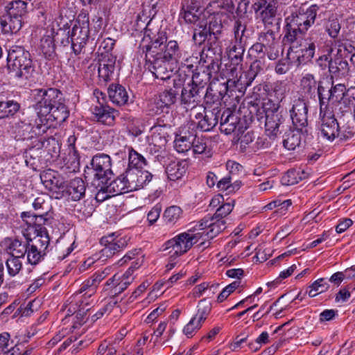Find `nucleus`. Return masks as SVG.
<instances>
[{"label": "nucleus", "instance_id": "4", "mask_svg": "<svg viewBox=\"0 0 355 355\" xmlns=\"http://www.w3.org/2000/svg\"><path fill=\"white\" fill-rule=\"evenodd\" d=\"M33 239H27V261L31 265H37L42 261L46 254L50 243L49 236L45 227L40 224L35 225Z\"/></svg>", "mask_w": 355, "mask_h": 355}, {"label": "nucleus", "instance_id": "58", "mask_svg": "<svg viewBox=\"0 0 355 355\" xmlns=\"http://www.w3.org/2000/svg\"><path fill=\"white\" fill-rule=\"evenodd\" d=\"M139 169L128 168L122 174L125 182H127L128 187L131 191L137 190V181Z\"/></svg>", "mask_w": 355, "mask_h": 355}, {"label": "nucleus", "instance_id": "39", "mask_svg": "<svg viewBox=\"0 0 355 355\" xmlns=\"http://www.w3.org/2000/svg\"><path fill=\"white\" fill-rule=\"evenodd\" d=\"M318 83L315 76L311 73H305L300 80V89L305 95L315 96L318 90Z\"/></svg>", "mask_w": 355, "mask_h": 355}, {"label": "nucleus", "instance_id": "55", "mask_svg": "<svg viewBox=\"0 0 355 355\" xmlns=\"http://www.w3.org/2000/svg\"><path fill=\"white\" fill-rule=\"evenodd\" d=\"M209 80V74L206 71L196 72L193 74L191 83L190 85L199 89L202 92H205V88Z\"/></svg>", "mask_w": 355, "mask_h": 355}, {"label": "nucleus", "instance_id": "29", "mask_svg": "<svg viewBox=\"0 0 355 355\" xmlns=\"http://www.w3.org/2000/svg\"><path fill=\"white\" fill-rule=\"evenodd\" d=\"M101 189H104L105 192L112 194V196H117L131 191L128 187L123 175L121 174L116 180L109 182L107 184H102Z\"/></svg>", "mask_w": 355, "mask_h": 355}, {"label": "nucleus", "instance_id": "18", "mask_svg": "<svg viewBox=\"0 0 355 355\" xmlns=\"http://www.w3.org/2000/svg\"><path fill=\"white\" fill-rule=\"evenodd\" d=\"M101 244L103 245V248L101 250L102 255L107 258L121 251L127 245L124 239L115 236L114 233L103 236L101 239Z\"/></svg>", "mask_w": 355, "mask_h": 355}, {"label": "nucleus", "instance_id": "56", "mask_svg": "<svg viewBox=\"0 0 355 355\" xmlns=\"http://www.w3.org/2000/svg\"><path fill=\"white\" fill-rule=\"evenodd\" d=\"M242 70V62H234L230 60L229 62L225 64V76L229 81L233 82L239 75Z\"/></svg>", "mask_w": 355, "mask_h": 355}, {"label": "nucleus", "instance_id": "64", "mask_svg": "<svg viewBox=\"0 0 355 355\" xmlns=\"http://www.w3.org/2000/svg\"><path fill=\"white\" fill-rule=\"evenodd\" d=\"M166 128V124L160 123V119H157V123L151 128L152 140H154L155 136H157L156 139L157 140L160 139L167 142L166 132L164 131Z\"/></svg>", "mask_w": 355, "mask_h": 355}, {"label": "nucleus", "instance_id": "19", "mask_svg": "<svg viewBox=\"0 0 355 355\" xmlns=\"http://www.w3.org/2000/svg\"><path fill=\"white\" fill-rule=\"evenodd\" d=\"M40 179L46 189L58 193L64 189L65 182L63 177L56 171L49 168L40 174Z\"/></svg>", "mask_w": 355, "mask_h": 355}, {"label": "nucleus", "instance_id": "42", "mask_svg": "<svg viewBox=\"0 0 355 355\" xmlns=\"http://www.w3.org/2000/svg\"><path fill=\"white\" fill-rule=\"evenodd\" d=\"M211 34L214 35L215 33L211 30V27H208L207 22L203 20L199 21L194 30L193 39L196 42L201 44L204 42L209 36H211Z\"/></svg>", "mask_w": 355, "mask_h": 355}, {"label": "nucleus", "instance_id": "59", "mask_svg": "<svg viewBox=\"0 0 355 355\" xmlns=\"http://www.w3.org/2000/svg\"><path fill=\"white\" fill-rule=\"evenodd\" d=\"M21 217L26 223L30 224L28 228L30 230L33 229V230L34 228L33 227L35 226V225L40 224L42 225V224H45L47 220V219L43 216V213H39L37 215H32L30 212H22Z\"/></svg>", "mask_w": 355, "mask_h": 355}, {"label": "nucleus", "instance_id": "30", "mask_svg": "<svg viewBox=\"0 0 355 355\" xmlns=\"http://www.w3.org/2000/svg\"><path fill=\"white\" fill-rule=\"evenodd\" d=\"M187 165L185 161L171 162L166 168V173L171 181L180 179L186 173Z\"/></svg>", "mask_w": 355, "mask_h": 355}, {"label": "nucleus", "instance_id": "1", "mask_svg": "<svg viewBox=\"0 0 355 355\" xmlns=\"http://www.w3.org/2000/svg\"><path fill=\"white\" fill-rule=\"evenodd\" d=\"M167 39L164 31L151 28L150 24H148L146 26L145 37L141 40L139 49L142 52L147 49L151 55H157L171 63H177L181 60L184 52L177 41L167 42Z\"/></svg>", "mask_w": 355, "mask_h": 355}, {"label": "nucleus", "instance_id": "61", "mask_svg": "<svg viewBox=\"0 0 355 355\" xmlns=\"http://www.w3.org/2000/svg\"><path fill=\"white\" fill-rule=\"evenodd\" d=\"M21 259L9 257L6 261V266L7 271L10 277H15L21 270L22 262Z\"/></svg>", "mask_w": 355, "mask_h": 355}, {"label": "nucleus", "instance_id": "17", "mask_svg": "<svg viewBox=\"0 0 355 355\" xmlns=\"http://www.w3.org/2000/svg\"><path fill=\"white\" fill-rule=\"evenodd\" d=\"M116 60V56L112 54L101 53L98 68V79L101 83L105 84L112 79Z\"/></svg>", "mask_w": 355, "mask_h": 355}, {"label": "nucleus", "instance_id": "46", "mask_svg": "<svg viewBox=\"0 0 355 355\" xmlns=\"http://www.w3.org/2000/svg\"><path fill=\"white\" fill-rule=\"evenodd\" d=\"M166 144V141H164L163 139H154L152 141L148 144L147 150L150 154L155 156V158L160 162L164 157L166 154L165 146Z\"/></svg>", "mask_w": 355, "mask_h": 355}, {"label": "nucleus", "instance_id": "24", "mask_svg": "<svg viewBox=\"0 0 355 355\" xmlns=\"http://www.w3.org/2000/svg\"><path fill=\"white\" fill-rule=\"evenodd\" d=\"M220 112V110L218 104L211 109L209 107L207 110L205 111V114H203L204 116L202 120L197 122L198 128L204 132L211 130L218 123Z\"/></svg>", "mask_w": 355, "mask_h": 355}, {"label": "nucleus", "instance_id": "60", "mask_svg": "<svg viewBox=\"0 0 355 355\" xmlns=\"http://www.w3.org/2000/svg\"><path fill=\"white\" fill-rule=\"evenodd\" d=\"M117 304V300L114 297H110L94 314L91 317L93 322L102 318L106 313H110Z\"/></svg>", "mask_w": 355, "mask_h": 355}, {"label": "nucleus", "instance_id": "57", "mask_svg": "<svg viewBox=\"0 0 355 355\" xmlns=\"http://www.w3.org/2000/svg\"><path fill=\"white\" fill-rule=\"evenodd\" d=\"M26 8L27 3L24 1L18 0L12 1L8 7V15L22 18L26 13Z\"/></svg>", "mask_w": 355, "mask_h": 355}, {"label": "nucleus", "instance_id": "63", "mask_svg": "<svg viewBox=\"0 0 355 355\" xmlns=\"http://www.w3.org/2000/svg\"><path fill=\"white\" fill-rule=\"evenodd\" d=\"M329 88L331 97V104L340 102L343 98L346 90L345 86L343 84H337Z\"/></svg>", "mask_w": 355, "mask_h": 355}, {"label": "nucleus", "instance_id": "49", "mask_svg": "<svg viewBox=\"0 0 355 355\" xmlns=\"http://www.w3.org/2000/svg\"><path fill=\"white\" fill-rule=\"evenodd\" d=\"M299 130L300 129L296 128V130H290L286 134L283 144L284 146L286 149L293 150L297 147L300 146L301 144L302 134Z\"/></svg>", "mask_w": 355, "mask_h": 355}, {"label": "nucleus", "instance_id": "31", "mask_svg": "<svg viewBox=\"0 0 355 355\" xmlns=\"http://www.w3.org/2000/svg\"><path fill=\"white\" fill-rule=\"evenodd\" d=\"M69 116V112L64 103V98L53 107L48 115H44L49 121H55L56 124L64 122Z\"/></svg>", "mask_w": 355, "mask_h": 355}, {"label": "nucleus", "instance_id": "16", "mask_svg": "<svg viewBox=\"0 0 355 355\" xmlns=\"http://www.w3.org/2000/svg\"><path fill=\"white\" fill-rule=\"evenodd\" d=\"M289 112L292 122L296 128L302 129L307 125L308 105L303 98L295 99Z\"/></svg>", "mask_w": 355, "mask_h": 355}, {"label": "nucleus", "instance_id": "8", "mask_svg": "<svg viewBox=\"0 0 355 355\" xmlns=\"http://www.w3.org/2000/svg\"><path fill=\"white\" fill-rule=\"evenodd\" d=\"M89 34V17L87 15H79L70 35L71 49L76 55L81 53L88 40Z\"/></svg>", "mask_w": 355, "mask_h": 355}, {"label": "nucleus", "instance_id": "28", "mask_svg": "<svg viewBox=\"0 0 355 355\" xmlns=\"http://www.w3.org/2000/svg\"><path fill=\"white\" fill-rule=\"evenodd\" d=\"M284 121L281 114L266 116L265 128L266 135L270 138H275L280 132V126Z\"/></svg>", "mask_w": 355, "mask_h": 355}, {"label": "nucleus", "instance_id": "27", "mask_svg": "<svg viewBox=\"0 0 355 355\" xmlns=\"http://www.w3.org/2000/svg\"><path fill=\"white\" fill-rule=\"evenodd\" d=\"M239 122V117L233 114L230 110H226L220 116V131L226 135H230L234 132Z\"/></svg>", "mask_w": 355, "mask_h": 355}, {"label": "nucleus", "instance_id": "47", "mask_svg": "<svg viewBox=\"0 0 355 355\" xmlns=\"http://www.w3.org/2000/svg\"><path fill=\"white\" fill-rule=\"evenodd\" d=\"M245 51L242 42H232L227 48V54L229 60H233L234 62H243V53Z\"/></svg>", "mask_w": 355, "mask_h": 355}, {"label": "nucleus", "instance_id": "43", "mask_svg": "<svg viewBox=\"0 0 355 355\" xmlns=\"http://www.w3.org/2000/svg\"><path fill=\"white\" fill-rule=\"evenodd\" d=\"M182 210L180 207L171 206L166 208L163 214V220L168 226L175 225L182 218Z\"/></svg>", "mask_w": 355, "mask_h": 355}, {"label": "nucleus", "instance_id": "33", "mask_svg": "<svg viewBox=\"0 0 355 355\" xmlns=\"http://www.w3.org/2000/svg\"><path fill=\"white\" fill-rule=\"evenodd\" d=\"M99 284L100 282L93 275L91 277L82 283L78 291L76 294V296L82 294L81 297L84 298V300L90 298L96 293Z\"/></svg>", "mask_w": 355, "mask_h": 355}, {"label": "nucleus", "instance_id": "36", "mask_svg": "<svg viewBox=\"0 0 355 355\" xmlns=\"http://www.w3.org/2000/svg\"><path fill=\"white\" fill-rule=\"evenodd\" d=\"M54 31L51 29L50 31H46L41 39V49L46 58L51 59L55 54V45L54 43Z\"/></svg>", "mask_w": 355, "mask_h": 355}, {"label": "nucleus", "instance_id": "20", "mask_svg": "<svg viewBox=\"0 0 355 355\" xmlns=\"http://www.w3.org/2000/svg\"><path fill=\"white\" fill-rule=\"evenodd\" d=\"M205 93L190 85L187 84L184 86L181 94V103L187 110L196 108L201 103Z\"/></svg>", "mask_w": 355, "mask_h": 355}, {"label": "nucleus", "instance_id": "45", "mask_svg": "<svg viewBox=\"0 0 355 355\" xmlns=\"http://www.w3.org/2000/svg\"><path fill=\"white\" fill-rule=\"evenodd\" d=\"M193 134L184 132V135H177L174 141V148L177 152L183 153L191 148Z\"/></svg>", "mask_w": 355, "mask_h": 355}, {"label": "nucleus", "instance_id": "50", "mask_svg": "<svg viewBox=\"0 0 355 355\" xmlns=\"http://www.w3.org/2000/svg\"><path fill=\"white\" fill-rule=\"evenodd\" d=\"M241 185V182L236 180L232 183L231 176H225L220 179L216 184V187L219 191H227V193L235 192Z\"/></svg>", "mask_w": 355, "mask_h": 355}, {"label": "nucleus", "instance_id": "53", "mask_svg": "<svg viewBox=\"0 0 355 355\" xmlns=\"http://www.w3.org/2000/svg\"><path fill=\"white\" fill-rule=\"evenodd\" d=\"M38 118L35 119V124L32 125L34 137L43 135L50 128L51 124L46 116L37 114Z\"/></svg>", "mask_w": 355, "mask_h": 355}, {"label": "nucleus", "instance_id": "7", "mask_svg": "<svg viewBox=\"0 0 355 355\" xmlns=\"http://www.w3.org/2000/svg\"><path fill=\"white\" fill-rule=\"evenodd\" d=\"M316 43L317 38L311 35L305 38L300 45L293 44L288 50V60L296 66L306 64L315 55Z\"/></svg>", "mask_w": 355, "mask_h": 355}, {"label": "nucleus", "instance_id": "44", "mask_svg": "<svg viewBox=\"0 0 355 355\" xmlns=\"http://www.w3.org/2000/svg\"><path fill=\"white\" fill-rule=\"evenodd\" d=\"M317 93L319 98L320 112H331L328 108L329 103H331L330 88L318 84Z\"/></svg>", "mask_w": 355, "mask_h": 355}, {"label": "nucleus", "instance_id": "26", "mask_svg": "<svg viewBox=\"0 0 355 355\" xmlns=\"http://www.w3.org/2000/svg\"><path fill=\"white\" fill-rule=\"evenodd\" d=\"M108 96L112 103L117 106L127 104L129 95L126 89L119 84H111L107 89Z\"/></svg>", "mask_w": 355, "mask_h": 355}, {"label": "nucleus", "instance_id": "9", "mask_svg": "<svg viewBox=\"0 0 355 355\" xmlns=\"http://www.w3.org/2000/svg\"><path fill=\"white\" fill-rule=\"evenodd\" d=\"M319 6L312 4L310 6L300 7L286 21H291V25L301 33H306L315 23Z\"/></svg>", "mask_w": 355, "mask_h": 355}, {"label": "nucleus", "instance_id": "2", "mask_svg": "<svg viewBox=\"0 0 355 355\" xmlns=\"http://www.w3.org/2000/svg\"><path fill=\"white\" fill-rule=\"evenodd\" d=\"M7 62L9 73L17 78L27 79L34 70L30 53L19 46L10 49Z\"/></svg>", "mask_w": 355, "mask_h": 355}, {"label": "nucleus", "instance_id": "38", "mask_svg": "<svg viewBox=\"0 0 355 355\" xmlns=\"http://www.w3.org/2000/svg\"><path fill=\"white\" fill-rule=\"evenodd\" d=\"M27 241L25 242L21 241L18 239L10 240L6 251L10 254V257L18 259H24L27 252Z\"/></svg>", "mask_w": 355, "mask_h": 355}, {"label": "nucleus", "instance_id": "3", "mask_svg": "<svg viewBox=\"0 0 355 355\" xmlns=\"http://www.w3.org/2000/svg\"><path fill=\"white\" fill-rule=\"evenodd\" d=\"M194 224L184 232L166 241L162 245V251L171 250L175 256H182L189 251L198 242H202V233Z\"/></svg>", "mask_w": 355, "mask_h": 355}, {"label": "nucleus", "instance_id": "40", "mask_svg": "<svg viewBox=\"0 0 355 355\" xmlns=\"http://www.w3.org/2000/svg\"><path fill=\"white\" fill-rule=\"evenodd\" d=\"M211 303L206 299L201 300L197 306L196 314L192 317L201 327L211 311Z\"/></svg>", "mask_w": 355, "mask_h": 355}, {"label": "nucleus", "instance_id": "15", "mask_svg": "<svg viewBox=\"0 0 355 355\" xmlns=\"http://www.w3.org/2000/svg\"><path fill=\"white\" fill-rule=\"evenodd\" d=\"M338 121L333 112H320V136L329 141H334Z\"/></svg>", "mask_w": 355, "mask_h": 355}, {"label": "nucleus", "instance_id": "32", "mask_svg": "<svg viewBox=\"0 0 355 355\" xmlns=\"http://www.w3.org/2000/svg\"><path fill=\"white\" fill-rule=\"evenodd\" d=\"M86 185L83 179L76 178L71 180L67 189V193L71 200L76 201L85 196Z\"/></svg>", "mask_w": 355, "mask_h": 355}, {"label": "nucleus", "instance_id": "10", "mask_svg": "<svg viewBox=\"0 0 355 355\" xmlns=\"http://www.w3.org/2000/svg\"><path fill=\"white\" fill-rule=\"evenodd\" d=\"M225 220L214 218L209 214L205 216L200 220L198 221L195 225L200 233H202V242L209 240L216 237L223 230L226 228Z\"/></svg>", "mask_w": 355, "mask_h": 355}, {"label": "nucleus", "instance_id": "37", "mask_svg": "<svg viewBox=\"0 0 355 355\" xmlns=\"http://www.w3.org/2000/svg\"><path fill=\"white\" fill-rule=\"evenodd\" d=\"M0 23L4 33L13 34L21 28L22 18L8 15L4 19L1 20Z\"/></svg>", "mask_w": 355, "mask_h": 355}, {"label": "nucleus", "instance_id": "54", "mask_svg": "<svg viewBox=\"0 0 355 355\" xmlns=\"http://www.w3.org/2000/svg\"><path fill=\"white\" fill-rule=\"evenodd\" d=\"M128 168L142 169L146 166V160L144 156L132 148L129 150Z\"/></svg>", "mask_w": 355, "mask_h": 355}, {"label": "nucleus", "instance_id": "41", "mask_svg": "<svg viewBox=\"0 0 355 355\" xmlns=\"http://www.w3.org/2000/svg\"><path fill=\"white\" fill-rule=\"evenodd\" d=\"M256 76L257 72L252 68V66H251L250 68L245 71H242L241 70L239 75H238L232 83L237 87H240L241 89L246 88L252 84Z\"/></svg>", "mask_w": 355, "mask_h": 355}, {"label": "nucleus", "instance_id": "11", "mask_svg": "<svg viewBox=\"0 0 355 355\" xmlns=\"http://www.w3.org/2000/svg\"><path fill=\"white\" fill-rule=\"evenodd\" d=\"M146 67L152 73L155 78L163 80L169 79L172 71L168 69L169 62L157 55L150 54V51L145 49Z\"/></svg>", "mask_w": 355, "mask_h": 355}, {"label": "nucleus", "instance_id": "13", "mask_svg": "<svg viewBox=\"0 0 355 355\" xmlns=\"http://www.w3.org/2000/svg\"><path fill=\"white\" fill-rule=\"evenodd\" d=\"M178 92L175 89L170 88L160 92L155 98L148 103V110L151 114H158L163 110L174 104L177 99Z\"/></svg>", "mask_w": 355, "mask_h": 355}, {"label": "nucleus", "instance_id": "48", "mask_svg": "<svg viewBox=\"0 0 355 355\" xmlns=\"http://www.w3.org/2000/svg\"><path fill=\"white\" fill-rule=\"evenodd\" d=\"M329 287L330 285L327 279L319 278L308 286V295L310 297H314L328 291Z\"/></svg>", "mask_w": 355, "mask_h": 355}, {"label": "nucleus", "instance_id": "35", "mask_svg": "<svg viewBox=\"0 0 355 355\" xmlns=\"http://www.w3.org/2000/svg\"><path fill=\"white\" fill-rule=\"evenodd\" d=\"M337 132L336 139L340 141H346L351 139L355 135L354 126L349 121H338L337 123Z\"/></svg>", "mask_w": 355, "mask_h": 355}, {"label": "nucleus", "instance_id": "21", "mask_svg": "<svg viewBox=\"0 0 355 355\" xmlns=\"http://www.w3.org/2000/svg\"><path fill=\"white\" fill-rule=\"evenodd\" d=\"M259 41L265 47V51L270 60H275L278 58L280 52L279 44L274 31L268 30L261 33L259 37Z\"/></svg>", "mask_w": 355, "mask_h": 355}, {"label": "nucleus", "instance_id": "51", "mask_svg": "<svg viewBox=\"0 0 355 355\" xmlns=\"http://www.w3.org/2000/svg\"><path fill=\"white\" fill-rule=\"evenodd\" d=\"M15 132L18 139L25 140L34 137L32 125L24 121H21L16 125Z\"/></svg>", "mask_w": 355, "mask_h": 355}, {"label": "nucleus", "instance_id": "25", "mask_svg": "<svg viewBox=\"0 0 355 355\" xmlns=\"http://www.w3.org/2000/svg\"><path fill=\"white\" fill-rule=\"evenodd\" d=\"M329 71L336 78H345L349 75L350 69L347 60L342 56L331 58L329 63Z\"/></svg>", "mask_w": 355, "mask_h": 355}, {"label": "nucleus", "instance_id": "14", "mask_svg": "<svg viewBox=\"0 0 355 355\" xmlns=\"http://www.w3.org/2000/svg\"><path fill=\"white\" fill-rule=\"evenodd\" d=\"M135 277V275H130V271H125L123 274L116 273L107 280L104 289H110L114 295H119L133 282Z\"/></svg>", "mask_w": 355, "mask_h": 355}, {"label": "nucleus", "instance_id": "6", "mask_svg": "<svg viewBox=\"0 0 355 355\" xmlns=\"http://www.w3.org/2000/svg\"><path fill=\"white\" fill-rule=\"evenodd\" d=\"M34 107L37 114L48 115L53 107L63 99L62 93L56 88L36 89L33 91Z\"/></svg>", "mask_w": 355, "mask_h": 355}, {"label": "nucleus", "instance_id": "23", "mask_svg": "<svg viewBox=\"0 0 355 355\" xmlns=\"http://www.w3.org/2000/svg\"><path fill=\"white\" fill-rule=\"evenodd\" d=\"M92 112L98 122L110 126L114 124L118 114L114 108L103 105L92 107Z\"/></svg>", "mask_w": 355, "mask_h": 355}, {"label": "nucleus", "instance_id": "5", "mask_svg": "<svg viewBox=\"0 0 355 355\" xmlns=\"http://www.w3.org/2000/svg\"><path fill=\"white\" fill-rule=\"evenodd\" d=\"M111 167V157L105 153H98L87 165L85 169V176L86 178L98 181V186H100L101 184H107L113 177Z\"/></svg>", "mask_w": 355, "mask_h": 355}, {"label": "nucleus", "instance_id": "22", "mask_svg": "<svg viewBox=\"0 0 355 355\" xmlns=\"http://www.w3.org/2000/svg\"><path fill=\"white\" fill-rule=\"evenodd\" d=\"M200 3L197 0H183L179 15V19H184L187 24H196L200 21Z\"/></svg>", "mask_w": 355, "mask_h": 355}, {"label": "nucleus", "instance_id": "12", "mask_svg": "<svg viewBox=\"0 0 355 355\" xmlns=\"http://www.w3.org/2000/svg\"><path fill=\"white\" fill-rule=\"evenodd\" d=\"M227 6L228 4H225L224 1L218 0L211 2L206 8V11L209 15L207 26L215 33L220 31L222 24L227 17Z\"/></svg>", "mask_w": 355, "mask_h": 355}, {"label": "nucleus", "instance_id": "62", "mask_svg": "<svg viewBox=\"0 0 355 355\" xmlns=\"http://www.w3.org/2000/svg\"><path fill=\"white\" fill-rule=\"evenodd\" d=\"M207 139L193 135L191 144L193 153L202 154L205 153L207 147Z\"/></svg>", "mask_w": 355, "mask_h": 355}, {"label": "nucleus", "instance_id": "34", "mask_svg": "<svg viewBox=\"0 0 355 355\" xmlns=\"http://www.w3.org/2000/svg\"><path fill=\"white\" fill-rule=\"evenodd\" d=\"M123 119L129 135L137 137L144 132L145 125L141 119L132 116H125Z\"/></svg>", "mask_w": 355, "mask_h": 355}, {"label": "nucleus", "instance_id": "52", "mask_svg": "<svg viewBox=\"0 0 355 355\" xmlns=\"http://www.w3.org/2000/svg\"><path fill=\"white\" fill-rule=\"evenodd\" d=\"M19 109V104L14 101H0V119L13 116Z\"/></svg>", "mask_w": 355, "mask_h": 355}]
</instances>
